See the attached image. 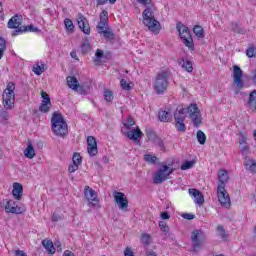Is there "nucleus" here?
<instances>
[{"label": "nucleus", "instance_id": "obj_19", "mask_svg": "<svg viewBox=\"0 0 256 256\" xmlns=\"http://www.w3.org/2000/svg\"><path fill=\"white\" fill-rule=\"evenodd\" d=\"M124 135L131 141H139L143 136V132L139 127H136L134 130L124 132Z\"/></svg>", "mask_w": 256, "mask_h": 256}, {"label": "nucleus", "instance_id": "obj_13", "mask_svg": "<svg viewBox=\"0 0 256 256\" xmlns=\"http://www.w3.org/2000/svg\"><path fill=\"white\" fill-rule=\"evenodd\" d=\"M84 196L92 207H97V203H99V198H97V192H95L93 188L85 186Z\"/></svg>", "mask_w": 256, "mask_h": 256}, {"label": "nucleus", "instance_id": "obj_25", "mask_svg": "<svg viewBox=\"0 0 256 256\" xmlns=\"http://www.w3.org/2000/svg\"><path fill=\"white\" fill-rule=\"evenodd\" d=\"M43 247L46 249L49 255H54L55 253V246H53V241L51 240H43L42 241Z\"/></svg>", "mask_w": 256, "mask_h": 256}, {"label": "nucleus", "instance_id": "obj_31", "mask_svg": "<svg viewBox=\"0 0 256 256\" xmlns=\"http://www.w3.org/2000/svg\"><path fill=\"white\" fill-rule=\"evenodd\" d=\"M196 137H197V141L200 145H205V143L207 141V136L204 134L203 131L198 130Z\"/></svg>", "mask_w": 256, "mask_h": 256}, {"label": "nucleus", "instance_id": "obj_41", "mask_svg": "<svg viewBox=\"0 0 256 256\" xmlns=\"http://www.w3.org/2000/svg\"><path fill=\"white\" fill-rule=\"evenodd\" d=\"M146 136L148 138L149 141H152L153 143L157 140V138L159 136H157V134L155 133V131L153 130H147L146 131Z\"/></svg>", "mask_w": 256, "mask_h": 256}, {"label": "nucleus", "instance_id": "obj_50", "mask_svg": "<svg viewBox=\"0 0 256 256\" xmlns=\"http://www.w3.org/2000/svg\"><path fill=\"white\" fill-rule=\"evenodd\" d=\"M120 86L122 87V89H124V91H131V85L127 83L125 79L120 80Z\"/></svg>", "mask_w": 256, "mask_h": 256}, {"label": "nucleus", "instance_id": "obj_32", "mask_svg": "<svg viewBox=\"0 0 256 256\" xmlns=\"http://www.w3.org/2000/svg\"><path fill=\"white\" fill-rule=\"evenodd\" d=\"M6 50H7V41H5V38L0 37V60L3 59V55H5Z\"/></svg>", "mask_w": 256, "mask_h": 256}, {"label": "nucleus", "instance_id": "obj_30", "mask_svg": "<svg viewBox=\"0 0 256 256\" xmlns=\"http://www.w3.org/2000/svg\"><path fill=\"white\" fill-rule=\"evenodd\" d=\"M154 144L160 151H167V148L165 147V140H163L161 137L156 138Z\"/></svg>", "mask_w": 256, "mask_h": 256}, {"label": "nucleus", "instance_id": "obj_52", "mask_svg": "<svg viewBox=\"0 0 256 256\" xmlns=\"http://www.w3.org/2000/svg\"><path fill=\"white\" fill-rule=\"evenodd\" d=\"M246 55H247V57H250V58L255 57V55H256V48L255 47H249L246 50Z\"/></svg>", "mask_w": 256, "mask_h": 256}, {"label": "nucleus", "instance_id": "obj_55", "mask_svg": "<svg viewBox=\"0 0 256 256\" xmlns=\"http://www.w3.org/2000/svg\"><path fill=\"white\" fill-rule=\"evenodd\" d=\"M183 219H186L187 221H193L195 219V214L191 213H184L182 214Z\"/></svg>", "mask_w": 256, "mask_h": 256}, {"label": "nucleus", "instance_id": "obj_58", "mask_svg": "<svg viewBox=\"0 0 256 256\" xmlns=\"http://www.w3.org/2000/svg\"><path fill=\"white\" fill-rule=\"evenodd\" d=\"M77 169H79V166L77 164H73V163L68 167L69 173H75V171H77Z\"/></svg>", "mask_w": 256, "mask_h": 256}, {"label": "nucleus", "instance_id": "obj_48", "mask_svg": "<svg viewBox=\"0 0 256 256\" xmlns=\"http://www.w3.org/2000/svg\"><path fill=\"white\" fill-rule=\"evenodd\" d=\"M159 227L165 235H167V233H169V225H167V223L165 221H160Z\"/></svg>", "mask_w": 256, "mask_h": 256}, {"label": "nucleus", "instance_id": "obj_39", "mask_svg": "<svg viewBox=\"0 0 256 256\" xmlns=\"http://www.w3.org/2000/svg\"><path fill=\"white\" fill-rule=\"evenodd\" d=\"M72 163L74 165H81V163H83V158H81V154L80 153H77L75 152L73 157H72Z\"/></svg>", "mask_w": 256, "mask_h": 256}, {"label": "nucleus", "instance_id": "obj_40", "mask_svg": "<svg viewBox=\"0 0 256 256\" xmlns=\"http://www.w3.org/2000/svg\"><path fill=\"white\" fill-rule=\"evenodd\" d=\"M104 39H106V41H114L115 39V34L111 32V30L107 29L106 31H104V33H102Z\"/></svg>", "mask_w": 256, "mask_h": 256}, {"label": "nucleus", "instance_id": "obj_4", "mask_svg": "<svg viewBox=\"0 0 256 256\" xmlns=\"http://www.w3.org/2000/svg\"><path fill=\"white\" fill-rule=\"evenodd\" d=\"M169 77H171L169 71H162L157 74L154 81V90L157 95H163V93L167 91L169 87Z\"/></svg>", "mask_w": 256, "mask_h": 256}, {"label": "nucleus", "instance_id": "obj_22", "mask_svg": "<svg viewBox=\"0 0 256 256\" xmlns=\"http://www.w3.org/2000/svg\"><path fill=\"white\" fill-rule=\"evenodd\" d=\"M178 64L184 71H187V73H193V63L185 58H181L178 60Z\"/></svg>", "mask_w": 256, "mask_h": 256}, {"label": "nucleus", "instance_id": "obj_24", "mask_svg": "<svg viewBox=\"0 0 256 256\" xmlns=\"http://www.w3.org/2000/svg\"><path fill=\"white\" fill-rule=\"evenodd\" d=\"M67 85L73 91H77V87H79V80L75 76H68L66 78Z\"/></svg>", "mask_w": 256, "mask_h": 256}, {"label": "nucleus", "instance_id": "obj_45", "mask_svg": "<svg viewBox=\"0 0 256 256\" xmlns=\"http://www.w3.org/2000/svg\"><path fill=\"white\" fill-rule=\"evenodd\" d=\"M107 27V22H99L97 25L98 33L99 35H103V33L107 30H105Z\"/></svg>", "mask_w": 256, "mask_h": 256}, {"label": "nucleus", "instance_id": "obj_54", "mask_svg": "<svg viewBox=\"0 0 256 256\" xmlns=\"http://www.w3.org/2000/svg\"><path fill=\"white\" fill-rule=\"evenodd\" d=\"M217 229H218L220 237L222 239H227V233L225 232V228H223V226L219 225Z\"/></svg>", "mask_w": 256, "mask_h": 256}, {"label": "nucleus", "instance_id": "obj_51", "mask_svg": "<svg viewBox=\"0 0 256 256\" xmlns=\"http://www.w3.org/2000/svg\"><path fill=\"white\" fill-rule=\"evenodd\" d=\"M42 103H51V97L45 91H41Z\"/></svg>", "mask_w": 256, "mask_h": 256}, {"label": "nucleus", "instance_id": "obj_26", "mask_svg": "<svg viewBox=\"0 0 256 256\" xmlns=\"http://www.w3.org/2000/svg\"><path fill=\"white\" fill-rule=\"evenodd\" d=\"M24 155L27 159H33L35 157V148L31 142H28L27 148L24 150Z\"/></svg>", "mask_w": 256, "mask_h": 256}, {"label": "nucleus", "instance_id": "obj_61", "mask_svg": "<svg viewBox=\"0 0 256 256\" xmlns=\"http://www.w3.org/2000/svg\"><path fill=\"white\" fill-rule=\"evenodd\" d=\"M63 218L61 217V215H59V214H53L52 215V221L54 222V223H57V221H61Z\"/></svg>", "mask_w": 256, "mask_h": 256}, {"label": "nucleus", "instance_id": "obj_14", "mask_svg": "<svg viewBox=\"0 0 256 256\" xmlns=\"http://www.w3.org/2000/svg\"><path fill=\"white\" fill-rule=\"evenodd\" d=\"M78 27L85 35H91V26L89 25V21L83 14H78Z\"/></svg>", "mask_w": 256, "mask_h": 256}, {"label": "nucleus", "instance_id": "obj_36", "mask_svg": "<svg viewBox=\"0 0 256 256\" xmlns=\"http://www.w3.org/2000/svg\"><path fill=\"white\" fill-rule=\"evenodd\" d=\"M193 167H195V161L191 160V161H186L184 162L180 169L181 171H187V169H193Z\"/></svg>", "mask_w": 256, "mask_h": 256}, {"label": "nucleus", "instance_id": "obj_21", "mask_svg": "<svg viewBox=\"0 0 256 256\" xmlns=\"http://www.w3.org/2000/svg\"><path fill=\"white\" fill-rule=\"evenodd\" d=\"M12 195L14 199H16L17 201H21V198L23 197V185H21L20 183H14Z\"/></svg>", "mask_w": 256, "mask_h": 256}, {"label": "nucleus", "instance_id": "obj_64", "mask_svg": "<svg viewBox=\"0 0 256 256\" xmlns=\"http://www.w3.org/2000/svg\"><path fill=\"white\" fill-rule=\"evenodd\" d=\"M63 256H75V253H73L72 251L70 250H66L63 254Z\"/></svg>", "mask_w": 256, "mask_h": 256}, {"label": "nucleus", "instance_id": "obj_7", "mask_svg": "<svg viewBox=\"0 0 256 256\" xmlns=\"http://www.w3.org/2000/svg\"><path fill=\"white\" fill-rule=\"evenodd\" d=\"M173 171H175L173 167H169L167 166V164H163L162 167L154 175V178H153L154 185H161L163 181H167L169 175H171Z\"/></svg>", "mask_w": 256, "mask_h": 256}, {"label": "nucleus", "instance_id": "obj_9", "mask_svg": "<svg viewBox=\"0 0 256 256\" xmlns=\"http://www.w3.org/2000/svg\"><path fill=\"white\" fill-rule=\"evenodd\" d=\"M233 77H234V83L236 85V88L234 90L235 95H239V93H241V89H243V87H245V82L242 81L243 79V70H241V67L235 65L233 67Z\"/></svg>", "mask_w": 256, "mask_h": 256}, {"label": "nucleus", "instance_id": "obj_1", "mask_svg": "<svg viewBox=\"0 0 256 256\" xmlns=\"http://www.w3.org/2000/svg\"><path fill=\"white\" fill-rule=\"evenodd\" d=\"M218 181H219V184L217 187L218 201L222 205V207L229 209V207H231V198H229V193H227V190H225V187L229 182V172H227V170L225 169H221L218 172Z\"/></svg>", "mask_w": 256, "mask_h": 256}, {"label": "nucleus", "instance_id": "obj_62", "mask_svg": "<svg viewBox=\"0 0 256 256\" xmlns=\"http://www.w3.org/2000/svg\"><path fill=\"white\" fill-rule=\"evenodd\" d=\"M140 5H144V7H147V5H151L152 0H137Z\"/></svg>", "mask_w": 256, "mask_h": 256}, {"label": "nucleus", "instance_id": "obj_56", "mask_svg": "<svg viewBox=\"0 0 256 256\" xmlns=\"http://www.w3.org/2000/svg\"><path fill=\"white\" fill-rule=\"evenodd\" d=\"M0 117L3 121H8L9 120V112L2 110L0 112Z\"/></svg>", "mask_w": 256, "mask_h": 256}, {"label": "nucleus", "instance_id": "obj_57", "mask_svg": "<svg viewBox=\"0 0 256 256\" xmlns=\"http://www.w3.org/2000/svg\"><path fill=\"white\" fill-rule=\"evenodd\" d=\"M124 256H135V253L131 250V247L127 246L124 250Z\"/></svg>", "mask_w": 256, "mask_h": 256}, {"label": "nucleus", "instance_id": "obj_11", "mask_svg": "<svg viewBox=\"0 0 256 256\" xmlns=\"http://www.w3.org/2000/svg\"><path fill=\"white\" fill-rule=\"evenodd\" d=\"M1 206L4 207L6 213H13L15 215H21L23 211H21V207L15 206V202L13 200H3L1 202Z\"/></svg>", "mask_w": 256, "mask_h": 256}, {"label": "nucleus", "instance_id": "obj_49", "mask_svg": "<svg viewBox=\"0 0 256 256\" xmlns=\"http://www.w3.org/2000/svg\"><path fill=\"white\" fill-rule=\"evenodd\" d=\"M141 243H143V245H149L151 243V235H149V234H142V236H141Z\"/></svg>", "mask_w": 256, "mask_h": 256}, {"label": "nucleus", "instance_id": "obj_23", "mask_svg": "<svg viewBox=\"0 0 256 256\" xmlns=\"http://www.w3.org/2000/svg\"><path fill=\"white\" fill-rule=\"evenodd\" d=\"M158 119L162 123H169V121H171V119H173V115H171V113L169 111L162 110L158 113Z\"/></svg>", "mask_w": 256, "mask_h": 256}, {"label": "nucleus", "instance_id": "obj_29", "mask_svg": "<svg viewBox=\"0 0 256 256\" xmlns=\"http://www.w3.org/2000/svg\"><path fill=\"white\" fill-rule=\"evenodd\" d=\"M244 165L248 171L251 173H256V161L255 160H245Z\"/></svg>", "mask_w": 256, "mask_h": 256}, {"label": "nucleus", "instance_id": "obj_47", "mask_svg": "<svg viewBox=\"0 0 256 256\" xmlns=\"http://www.w3.org/2000/svg\"><path fill=\"white\" fill-rule=\"evenodd\" d=\"M104 99L108 103H111V101H113V92L111 90H105L104 91Z\"/></svg>", "mask_w": 256, "mask_h": 256}, {"label": "nucleus", "instance_id": "obj_10", "mask_svg": "<svg viewBox=\"0 0 256 256\" xmlns=\"http://www.w3.org/2000/svg\"><path fill=\"white\" fill-rule=\"evenodd\" d=\"M114 201L118 204L119 209L122 211H127L129 207V200H127V196L123 192L115 191L113 193Z\"/></svg>", "mask_w": 256, "mask_h": 256}, {"label": "nucleus", "instance_id": "obj_17", "mask_svg": "<svg viewBox=\"0 0 256 256\" xmlns=\"http://www.w3.org/2000/svg\"><path fill=\"white\" fill-rule=\"evenodd\" d=\"M23 24V16L21 15H14L9 19L8 21V29H15L17 31L18 29H21V25Z\"/></svg>", "mask_w": 256, "mask_h": 256}, {"label": "nucleus", "instance_id": "obj_63", "mask_svg": "<svg viewBox=\"0 0 256 256\" xmlns=\"http://www.w3.org/2000/svg\"><path fill=\"white\" fill-rule=\"evenodd\" d=\"M160 217L161 219H164V220L171 219V215H169V212H162Z\"/></svg>", "mask_w": 256, "mask_h": 256}, {"label": "nucleus", "instance_id": "obj_60", "mask_svg": "<svg viewBox=\"0 0 256 256\" xmlns=\"http://www.w3.org/2000/svg\"><path fill=\"white\" fill-rule=\"evenodd\" d=\"M174 113H177L178 117H181L180 115H185L187 113V110H185V108L178 107Z\"/></svg>", "mask_w": 256, "mask_h": 256}, {"label": "nucleus", "instance_id": "obj_53", "mask_svg": "<svg viewBox=\"0 0 256 256\" xmlns=\"http://www.w3.org/2000/svg\"><path fill=\"white\" fill-rule=\"evenodd\" d=\"M43 71H45V68H41V65L39 64L33 67V73H35V75H41Z\"/></svg>", "mask_w": 256, "mask_h": 256}, {"label": "nucleus", "instance_id": "obj_59", "mask_svg": "<svg viewBox=\"0 0 256 256\" xmlns=\"http://www.w3.org/2000/svg\"><path fill=\"white\" fill-rule=\"evenodd\" d=\"M241 153L243 155H247V153H249V145L247 144H242L241 146Z\"/></svg>", "mask_w": 256, "mask_h": 256}, {"label": "nucleus", "instance_id": "obj_37", "mask_svg": "<svg viewBox=\"0 0 256 256\" xmlns=\"http://www.w3.org/2000/svg\"><path fill=\"white\" fill-rule=\"evenodd\" d=\"M81 51L84 55L91 51V44L89 43V40H85V42L82 43Z\"/></svg>", "mask_w": 256, "mask_h": 256}, {"label": "nucleus", "instance_id": "obj_6", "mask_svg": "<svg viewBox=\"0 0 256 256\" xmlns=\"http://www.w3.org/2000/svg\"><path fill=\"white\" fill-rule=\"evenodd\" d=\"M2 99L5 109H13L15 107V83L9 82L7 84Z\"/></svg>", "mask_w": 256, "mask_h": 256}, {"label": "nucleus", "instance_id": "obj_16", "mask_svg": "<svg viewBox=\"0 0 256 256\" xmlns=\"http://www.w3.org/2000/svg\"><path fill=\"white\" fill-rule=\"evenodd\" d=\"M188 193L190 195V197L194 198V203H196V205H203V203H205V196H203V192L195 189V188H190L188 190Z\"/></svg>", "mask_w": 256, "mask_h": 256}, {"label": "nucleus", "instance_id": "obj_20", "mask_svg": "<svg viewBox=\"0 0 256 256\" xmlns=\"http://www.w3.org/2000/svg\"><path fill=\"white\" fill-rule=\"evenodd\" d=\"M28 31L30 33H38L39 28L34 27L33 25L22 26L18 30L12 31V36L13 37H17V35H21V33H27Z\"/></svg>", "mask_w": 256, "mask_h": 256}, {"label": "nucleus", "instance_id": "obj_38", "mask_svg": "<svg viewBox=\"0 0 256 256\" xmlns=\"http://www.w3.org/2000/svg\"><path fill=\"white\" fill-rule=\"evenodd\" d=\"M144 161H146V163H150L151 165H155L157 163V156L146 154L144 155Z\"/></svg>", "mask_w": 256, "mask_h": 256}, {"label": "nucleus", "instance_id": "obj_44", "mask_svg": "<svg viewBox=\"0 0 256 256\" xmlns=\"http://www.w3.org/2000/svg\"><path fill=\"white\" fill-rule=\"evenodd\" d=\"M231 29L232 31H234V33H240L243 34L245 33V30H243V28H241V26H239L237 23L233 22L231 24Z\"/></svg>", "mask_w": 256, "mask_h": 256}, {"label": "nucleus", "instance_id": "obj_27", "mask_svg": "<svg viewBox=\"0 0 256 256\" xmlns=\"http://www.w3.org/2000/svg\"><path fill=\"white\" fill-rule=\"evenodd\" d=\"M248 105L252 111L256 110V90H253L248 99Z\"/></svg>", "mask_w": 256, "mask_h": 256}, {"label": "nucleus", "instance_id": "obj_34", "mask_svg": "<svg viewBox=\"0 0 256 256\" xmlns=\"http://www.w3.org/2000/svg\"><path fill=\"white\" fill-rule=\"evenodd\" d=\"M104 52L101 49H97L95 53L94 63L95 65H101V59H103Z\"/></svg>", "mask_w": 256, "mask_h": 256}, {"label": "nucleus", "instance_id": "obj_18", "mask_svg": "<svg viewBox=\"0 0 256 256\" xmlns=\"http://www.w3.org/2000/svg\"><path fill=\"white\" fill-rule=\"evenodd\" d=\"M174 119H175V127L177 131H180V133H185L187 131V126H185V117L179 116L177 112L174 113Z\"/></svg>", "mask_w": 256, "mask_h": 256}, {"label": "nucleus", "instance_id": "obj_28", "mask_svg": "<svg viewBox=\"0 0 256 256\" xmlns=\"http://www.w3.org/2000/svg\"><path fill=\"white\" fill-rule=\"evenodd\" d=\"M193 33L196 35V37H198V39H203V37H205V30L202 26H194Z\"/></svg>", "mask_w": 256, "mask_h": 256}, {"label": "nucleus", "instance_id": "obj_42", "mask_svg": "<svg viewBox=\"0 0 256 256\" xmlns=\"http://www.w3.org/2000/svg\"><path fill=\"white\" fill-rule=\"evenodd\" d=\"M64 25L67 31H73V29H75V25H73V21H71V19L66 18L64 20Z\"/></svg>", "mask_w": 256, "mask_h": 256}, {"label": "nucleus", "instance_id": "obj_33", "mask_svg": "<svg viewBox=\"0 0 256 256\" xmlns=\"http://www.w3.org/2000/svg\"><path fill=\"white\" fill-rule=\"evenodd\" d=\"M52 106L53 105L51 103L42 102L39 106V111L41 113H49V111H51Z\"/></svg>", "mask_w": 256, "mask_h": 256}, {"label": "nucleus", "instance_id": "obj_2", "mask_svg": "<svg viewBox=\"0 0 256 256\" xmlns=\"http://www.w3.org/2000/svg\"><path fill=\"white\" fill-rule=\"evenodd\" d=\"M51 125L54 135H57L58 137H63L69 133V127L67 126V122L62 113L54 112L52 114Z\"/></svg>", "mask_w": 256, "mask_h": 256}, {"label": "nucleus", "instance_id": "obj_3", "mask_svg": "<svg viewBox=\"0 0 256 256\" xmlns=\"http://www.w3.org/2000/svg\"><path fill=\"white\" fill-rule=\"evenodd\" d=\"M142 17L145 27H147L152 33H155V35H158V33L161 31V23L155 19L153 8L146 7L142 13Z\"/></svg>", "mask_w": 256, "mask_h": 256}, {"label": "nucleus", "instance_id": "obj_46", "mask_svg": "<svg viewBox=\"0 0 256 256\" xmlns=\"http://www.w3.org/2000/svg\"><path fill=\"white\" fill-rule=\"evenodd\" d=\"M109 21V13L107 10H103L100 14V22L102 23H108Z\"/></svg>", "mask_w": 256, "mask_h": 256}, {"label": "nucleus", "instance_id": "obj_12", "mask_svg": "<svg viewBox=\"0 0 256 256\" xmlns=\"http://www.w3.org/2000/svg\"><path fill=\"white\" fill-rule=\"evenodd\" d=\"M203 237H205V234L201 230H194L192 232L191 241H192V247H193L194 251H199V248L203 244V241H201V239H203Z\"/></svg>", "mask_w": 256, "mask_h": 256}, {"label": "nucleus", "instance_id": "obj_8", "mask_svg": "<svg viewBox=\"0 0 256 256\" xmlns=\"http://www.w3.org/2000/svg\"><path fill=\"white\" fill-rule=\"evenodd\" d=\"M187 113L189 114L192 123H194V127H199L203 123L201 110H199L197 104H190L187 108Z\"/></svg>", "mask_w": 256, "mask_h": 256}, {"label": "nucleus", "instance_id": "obj_43", "mask_svg": "<svg viewBox=\"0 0 256 256\" xmlns=\"http://www.w3.org/2000/svg\"><path fill=\"white\" fill-rule=\"evenodd\" d=\"M80 95H87L89 93V86L79 85L76 90Z\"/></svg>", "mask_w": 256, "mask_h": 256}, {"label": "nucleus", "instance_id": "obj_15", "mask_svg": "<svg viewBox=\"0 0 256 256\" xmlns=\"http://www.w3.org/2000/svg\"><path fill=\"white\" fill-rule=\"evenodd\" d=\"M87 151L90 157H95L99 150L97 149V139L93 136H88L87 138Z\"/></svg>", "mask_w": 256, "mask_h": 256}, {"label": "nucleus", "instance_id": "obj_35", "mask_svg": "<svg viewBox=\"0 0 256 256\" xmlns=\"http://www.w3.org/2000/svg\"><path fill=\"white\" fill-rule=\"evenodd\" d=\"M133 125H135V120H133L132 117L128 118L127 122H124V127L122 128V133H125V130L129 131L131 129V127H133Z\"/></svg>", "mask_w": 256, "mask_h": 256}, {"label": "nucleus", "instance_id": "obj_5", "mask_svg": "<svg viewBox=\"0 0 256 256\" xmlns=\"http://www.w3.org/2000/svg\"><path fill=\"white\" fill-rule=\"evenodd\" d=\"M176 29L185 47H188V49L193 51V49H195V44L193 43V37H191V30H189V27L185 26L181 22H178L176 24Z\"/></svg>", "mask_w": 256, "mask_h": 256}]
</instances>
